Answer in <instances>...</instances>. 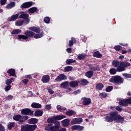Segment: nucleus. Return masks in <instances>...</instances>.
<instances>
[{
	"label": "nucleus",
	"instance_id": "17",
	"mask_svg": "<svg viewBox=\"0 0 131 131\" xmlns=\"http://www.w3.org/2000/svg\"><path fill=\"white\" fill-rule=\"evenodd\" d=\"M79 83V80L72 81L69 82V85L71 88H77Z\"/></svg>",
	"mask_w": 131,
	"mask_h": 131
},
{
	"label": "nucleus",
	"instance_id": "61",
	"mask_svg": "<svg viewBox=\"0 0 131 131\" xmlns=\"http://www.w3.org/2000/svg\"><path fill=\"white\" fill-rule=\"evenodd\" d=\"M45 109L47 110H51L52 109V106L51 105L47 104L45 106Z\"/></svg>",
	"mask_w": 131,
	"mask_h": 131
},
{
	"label": "nucleus",
	"instance_id": "10",
	"mask_svg": "<svg viewBox=\"0 0 131 131\" xmlns=\"http://www.w3.org/2000/svg\"><path fill=\"white\" fill-rule=\"evenodd\" d=\"M83 120L81 118H74L71 121V124L72 125H73V124H80L81 122H82Z\"/></svg>",
	"mask_w": 131,
	"mask_h": 131
},
{
	"label": "nucleus",
	"instance_id": "51",
	"mask_svg": "<svg viewBox=\"0 0 131 131\" xmlns=\"http://www.w3.org/2000/svg\"><path fill=\"white\" fill-rule=\"evenodd\" d=\"M114 49L116 51H120V50H122V47L119 45H116L114 47Z\"/></svg>",
	"mask_w": 131,
	"mask_h": 131
},
{
	"label": "nucleus",
	"instance_id": "49",
	"mask_svg": "<svg viewBox=\"0 0 131 131\" xmlns=\"http://www.w3.org/2000/svg\"><path fill=\"white\" fill-rule=\"evenodd\" d=\"M14 126H15V123L14 122L10 123V124L8 125V129L11 130V129H12V128H13V127H14Z\"/></svg>",
	"mask_w": 131,
	"mask_h": 131
},
{
	"label": "nucleus",
	"instance_id": "57",
	"mask_svg": "<svg viewBox=\"0 0 131 131\" xmlns=\"http://www.w3.org/2000/svg\"><path fill=\"white\" fill-rule=\"evenodd\" d=\"M23 83H24L26 85L27 83H28V82L29 81V80L28 79H24L21 80Z\"/></svg>",
	"mask_w": 131,
	"mask_h": 131
},
{
	"label": "nucleus",
	"instance_id": "42",
	"mask_svg": "<svg viewBox=\"0 0 131 131\" xmlns=\"http://www.w3.org/2000/svg\"><path fill=\"white\" fill-rule=\"evenodd\" d=\"M57 110H58V111H60V112H62V111H65V110H67V108L66 107H62L60 105H58L56 106Z\"/></svg>",
	"mask_w": 131,
	"mask_h": 131
},
{
	"label": "nucleus",
	"instance_id": "9",
	"mask_svg": "<svg viewBox=\"0 0 131 131\" xmlns=\"http://www.w3.org/2000/svg\"><path fill=\"white\" fill-rule=\"evenodd\" d=\"M67 80V77L63 74H60L55 79V81L60 82Z\"/></svg>",
	"mask_w": 131,
	"mask_h": 131
},
{
	"label": "nucleus",
	"instance_id": "3",
	"mask_svg": "<svg viewBox=\"0 0 131 131\" xmlns=\"http://www.w3.org/2000/svg\"><path fill=\"white\" fill-rule=\"evenodd\" d=\"M109 81L115 83L116 85H120L124 81V79L119 75H116L112 76Z\"/></svg>",
	"mask_w": 131,
	"mask_h": 131
},
{
	"label": "nucleus",
	"instance_id": "52",
	"mask_svg": "<svg viewBox=\"0 0 131 131\" xmlns=\"http://www.w3.org/2000/svg\"><path fill=\"white\" fill-rule=\"evenodd\" d=\"M24 23V20L18 21L16 23V26H22Z\"/></svg>",
	"mask_w": 131,
	"mask_h": 131
},
{
	"label": "nucleus",
	"instance_id": "7",
	"mask_svg": "<svg viewBox=\"0 0 131 131\" xmlns=\"http://www.w3.org/2000/svg\"><path fill=\"white\" fill-rule=\"evenodd\" d=\"M81 100L82 101V105L84 106H89V105H91V103H92V99L85 97H82L81 99Z\"/></svg>",
	"mask_w": 131,
	"mask_h": 131
},
{
	"label": "nucleus",
	"instance_id": "33",
	"mask_svg": "<svg viewBox=\"0 0 131 131\" xmlns=\"http://www.w3.org/2000/svg\"><path fill=\"white\" fill-rule=\"evenodd\" d=\"M69 86V82L68 81H66L63 82L60 84V86L61 88H63L64 89H67Z\"/></svg>",
	"mask_w": 131,
	"mask_h": 131
},
{
	"label": "nucleus",
	"instance_id": "44",
	"mask_svg": "<svg viewBox=\"0 0 131 131\" xmlns=\"http://www.w3.org/2000/svg\"><path fill=\"white\" fill-rule=\"evenodd\" d=\"M17 39H18V40H21V39L26 40L28 39L26 35H18Z\"/></svg>",
	"mask_w": 131,
	"mask_h": 131
},
{
	"label": "nucleus",
	"instance_id": "27",
	"mask_svg": "<svg viewBox=\"0 0 131 131\" xmlns=\"http://www.w3.org/2000/svg\"><path fill=\"white\" fill-rule=\"evenodd\" d=\"M93 57H95V58H102L103 57V55H102V54L100 53L99 51H96L94 52L93 54Z\"/></svg>",
	"mask_w": 131,
	"mask_h": 131
},
{
	"label": "nucleus",
	"instance_id": "62",
	"mask_svg": "<svg viewBox=\"0 0 131 131\" xmlns=\"http://www.w3.org/2000/svg\"><path fill=\"white\" fill-rule=\"evenodd\" d=\"M66 51L69 54H71L72 53V48L71 47L68 48L66 49Z\"/></svg>",
	"mask_w": 131,
	"mask_h": 131
},
{
	"label": "nucleus",
	"instance_id": "13",
	"mask_svg": "<svg viewBox=\"0 0 131 131\" xmlns=\"http://www.w3.org/2000/svg\"><path fill=\"white\" fill-rule=\"evenodd\" d=\"M32 2H28L23 3L21 6H20V8L21 9H28V8H30L31 6H32Z\"/></svg>",
	"mask_w": 131,
	"mask_h": 131
},
{
	"label": "nucleus",
	"instance_id": "6",
	"mask_svg": "<svg viewBox=\"0 0 131 131\" xmlns=\"http://www.w3.org/2000/svg\"><path fill=\"white\" fill-rule=\"evenodd\" d=\"M34 112L33 111L28 108H24L21 111V114H23V115H29V116H32Z\"/></svg>",
	"mask_w": 131,
	"mask_h": 131
},
{
	"label": "nucleus",
	"instance_id": "60",
	"mask_svg": "<svg viewBox=\"0 0 131 131\" xmlns=\"http://www.w3.org/2000/svg\"><path fill=\"white\" fill-rule=\"evenodd\" d=\"M14 98V97L12 95H8L7 98H6V100L8 101H10V100H13Z\"/></svg>",
	"mask_w": 131,
	"mask_h": 131
},
{
	"label": "nucleus",
	"instance_id": "28",
	"mask_svg": "<svg viewBox=\"0 0 131 131\" xmlns=\"http://www.w3.org/2000/svg\"><path fill=\"white\" fill-rule=\"evenodd\" d=\"M120 64V61L116 60H113L112 62V65L115 68H117L119 66V65Z\"/></svg>",
	"mask_w": 131,
	"mask_h": 131
},
{
	"label": "nucleus",
	"instance_id": "38",
	"mask_svg": "<svg viewBox=\"0 0 131 131\" xmlns=\"http://www.w3.org/2000/svg\"><path fill=\"white\" fill-rule=\"evenodd\" d=\"M19 17V13H17L15 15H13L10 18L9 21H15V20H17Z\"/></svg>",
	"mask_w": 131,
	"mask_h": 131
},
{
	"label": "nucleus",
	"instance_id": "24",
	"mask_svg": "<svg viewBox=\"0 0 131 131\" xmlns=\"http://www.w3.org/2000/svg\"><path fill=\"white\" fill-rule=\"evenodd\" d=\"M38 122V119L32 118L29 120V123L30 124H36Z\"/></svg>",
	"mask_w": 131,
	"mask_h": 131
},
{
	"label": "nucleus",
	"instance_id": "34",
	"mask_svg": "<svg viewBox=\"0 0 131 131\" xmlns=\"http://www.w3.org/2000/svg\"><path fill=\"white\" fill-rule=\"evenodd\" d=\"M28 12L31 14H33L35 13V12H37V8L36 7H32L28 10Z\"/></svg>",
	"mask_w": 131,
	"mask_h": 131
},
{
	"label": "nucleus",
	"instance_id": "55",
	"mask_svg": "<svg viewBox=\"0 0 131 131\" xmlns=\"http://www.w3.org/2000/svg\"><path fill=\"white\" fill-rule=\"evenodd\" d=\"M11 88H12V86L11 85H7L5 88V92H9L10 90H11Z\"/></svg>",
	"mask_w": 131,
	"mask_h": 131
},
{
	"label": "nucleus",
	"instance_id": "47",
	"mask_svg": "<svg viewBox=\"0 0 131 131\" xmlns=\"http://www.w3.org/2000/svg\"><path fill=\"white\" fill-rule=\"evenodd\" d=\"M77 58L79 60H84V59H85V54H80L79 56H77Z\"/></svg>",
	"mask_w": 131,
	"mask_h": 131
},
{
	"label": "nucleus",
	"instance_id": "63",
	"mask_svg": "<svg viewBox=\"0 0 131 131\" xmlns=\"http://www.w3.org/2000/svg\"><path fill=\"white\" fill-rule=\"evenodd\" d=\"M0 131H6L5 127L2 124H0Z\"/></svg>",
	"mask_w": 131,
	"mask_h": 131
},
{
	"label": "nucleus",
	"instance_id": "15",
	"mask_svg": "<svg viewBox=\"0 0 131 131\" xmlns=\"http://www.w3.org/2000/svg\"><path fill=\"white\" fill-rule=\"evenodd\" d=\"M61 124L64 127H67L70 125V119L67 118L61 121Z\"/></svg>",
	"mask_w": 131,
	"mask_h": 131
},
{
	"label": "nucleus",
	"instance_id": "12",
	"mask_svg": "<svg viewBox=\"0 0 131 131\" xmlns=\"http://www.w3.org/2000/svg\"><path fill=\"white\" fill-rule=\"evenodd\" d=\"M71 128L73 130L81 131L84 129V126H80L79 125H75L71 126Z\"/></svg>",
	"mask_w": 131,
	"mask_h": 131
},
{
	"label": "nucleus",
	"instance_id": "19",
	"mask_svg": "<svg viewBox=\"0 0 131 131\" xmlns=\"http://www.w3.org/2000/svg\"><path fill=\"white\" fill-rule=\"evenodd\" d=\"M89 69L93 70V71H100V68L96 64H90Z\"/></svg>",
	"mask_w": 131,
	"mask_h": 131
},
{
	"label": "nucleus",
	"instance_id": "29",
	"mask_svg": "<svg viewBox=\"0 0 131 131\" xmlns=\"http://www.w3.org/2000/svg\"><path fill=\"white\" fill-rule=\"evenodd\" d=\"M80 84L81 85H87V84H89V82L88 80L85 79H82L80 81H79Z\"/></svg>",
	"mask_w": 131,
	"mask_h": 131
},
{
	"label": "nucleus",
	"instance_id": "40",
	"mask_svg": "<svg viewBox=\"0 0 131 131\" xmlns=\"http://www.w3.org/2000/svg\"><path fill=\"white\" fill-rule=\"evenodd\" d=\"M66 63L68 64V65H70V64L72 63H76V60L73 59H69L66 60Z\"/></svg>",
	"mask_w": 131,
	"mask_h": 131
},
{
	"label": "nucleus",
	"instance_id": "1",
	"mask_svg": "<svg viewBox=\"0 0 131 131\" xmlns=\"http://www.w3.org/2000/svg\"><path fill=\"white\" fill-rule=\"evenodd\" d=\"M108 115L104 117L105 121H106V122L115 121L117 123H123L124 122V118L118 115V112L117 111H112L108 113Z\"/></svg>",
	"mask_w": 131,
	"mask_h": 131
},
{
	"label": "nucleus",
	"instance_id": "64",
	"mask_svg": "<svg viewBox=\"0 0 131 131\" xmlns=\"http://www.w3.org/2000/svg\"><path fill=\"white\" fill-rule=\"evenodd\" d=\"M80 92H81L80 90L78 89L76 91H75L74 92V94H75V95H77V94H80Z\"/></svg>",
	"mask_w": 131,
	"mask_h": 131
},
{
	"label": "nucleus",
	"instance_id": "14",
	"mask_svg": "<svg viewBox=\"0 0 131 131\" xmlns=\"http://www.w3.org/2000/svg\"><path fill=\"white\" fill-rule=\"evenodd\" d=\"M25 35L27 37V38L28 39L29 37H33L35 35V33L29 30H27L24 32Z\"/></svg>",
	"mask_w": 131,
	"mask_h": 131
},
{
	"label": "nucleus",
	"instance_id": "25",
	"mask_svg": "<svg viewBox=\"0 0 131 131\" xmlns=\"http://www.w3.org/2000/svg\"><path fill=\"white\" fill-rule=\"evenodd\" d=\"M85 75L88 78H92L94 75V71H88L85 74Z\"/></svg>",
	"mask_w": 131,
	"mask_h": 131
},
{
	"label": "nucleus",
	"instance_id": "50",
	"mask_svg": "<svg viewBox=\"0 0 131 131\" xmlns=\"http://www.w3.org/2000/svg\"><path fill=\"white\" fill-rule=\"evenodd\" d=\"M44 22H45V23H47V24H49L50 22H51V18H50L48 16L45 17Z\"/></svg>",
	"mask_w": 131,
	"mask_h": 131
},
{
	"label": "nucleus",
	"instance_id": "32",
	"mask_svg": "<svg viewBox=\"0 0 131 131\" xmlns=\"http://www.w3.org/2000/svg\"><path fill=\"white\" fill-rule=\"evenodd\" d=\"M54 118L55 119V121H57V120H61V119H63V118H66V116L59 115L54 116Z\"/></svg>",
	"mask_w": 131,
	"mask_h": 131
},
{
	"label": "nucleus",
	"instance_id": "35",
	"mask_svg": "<svg viewBox=\"0 0 131 131\" xmlns=\"http://www.w3.org/2000/svg\"><path fill=\"white\" fill-rule=\"evenodd\" d=\"M16 6V3L14 2H11L10 3L8 4L6 6V8L8 9H12V8H14Z\"/></svg>",
	"mask_w": 131,
	"mask_h": 131
},
{
	"label": "nucleus",
	"instance_id": "21",
	"mask_svg": "<svg viewBox=\"0 0 131 131\" xmlns=\"http://www.w3.org/2000/svg\"><path fill=\"white\" fill-rule=\"evenodd\" d=\"M41 80L43 83H47L50 81V76L49 75H44L41 79Z\"/></svg>",
	"mask_w": 131,
	"mask_h": 131
},
{
	"label": "nucleus",
	"instance_id": "4",
	"mask_svg": "<svg viewBox=\"0 0 131 131\" xmlns=\"http://www.w3.org/2000/svg\"><path fill=\"white\" fill-rule=\"evenodd\" d=\"M130 66V63L127 61H120V63L116 68L117 72H122L123 71H125V68L126 67H129Z\"/></svg>",
	"mask_w": 131,
	"mask_h": 131
},
{
	"label": "nucleus",
	"instance_id": "53",
	"mask_svg": "<svg viewBox=\"0 0 131 131\" xmlns=\"http://www.w3.org/2000/svg\"><path fill=\"white\" fill-rule=\"evenodd\" d=\"M123 76L126 77V78H131V74L128 73H123Z\"/></svg>",
	"mask_w": 131,
	"mask_h": 131
},
{
	"label": "nucleus",
	"instance_id": "58",
	"mask_svg": "<svg viewBox=\"0 0 131 131\" xmlns=\"http://www.w3.org/2000/svg\"><path fill=\"white\" fill-rule=\"evenodd\" d=\"M115 109L117 111H119V112H121V111H122V108L120 107L119 106H117L115 107Z\"/></svg>",
	"mask_w": 131,
	"mask_h": 131
},
{
	"label": "nucleus",
	"instance_id": "43",
	"mask_svg": "<svg viewBox=\"0 0 131 131\" xmlns=\"http://www.w3.org/2000/svg\"><path fill=\"white\" fill-rule=\"evenodd\" d=\"M109 72L112 75H115V74H116V73L117 72V70L115 68L111 69Z\"/></svg>",
	"mask_w": 131,
	"mask_h": 131
},
{
	"label": "nucleus",
	"instance_id": "37",
	"mask_svg": "<svg viewBox=\"0 0 131 131\" xmlns=\"http://www.w3.org/2000/svg\"><path fill=\"white\" fill-rule=\"evenodd\" d=\"M76 113L74 112L73 110H69L66 113V115H67L68 116H72V115H74V114H76Z\"/></svg>",
	"mask_w": 131,
	"mask_h": 131
},
{
	"label": "nucleus",
	"instance_id": "45",
	"mask_svg": "<svg viewBox=\"0 0 131 131\" xmlns=\"http://www.w3.org/2000/svg\"><path fill=\"white\" fill-rule=\"evenodd\" d=\"M43 36V33H41L40 34H36L34 35V38H36L37 39V38H40L41 37H42Z\"/></svg>",
	"mask_w": 131,
	"mask_h": 131
},
{
	"label": "nucleus",
	"instance_id": "41",
	"mask_svg": "<svg viewBox=\"0 0 131 131\" xmlns=\"http://www.w3.org/2000/svg\"><path fill=\"white\" fill-rule=\"evenodd\" d=\"M107 95H108V94L105 92L100 93L99 94V97L101 99H105L107 98Z\"/></svg>",
	"mask_w": 131,
	"mask_h": 131
},
{
	"label": "nucleus",
	"instance_id": "11",
	"mask_svg": "<svg viewBox=\"0 0 131 131\" xmlns=\"http://www.w3.org/2000/svg\"><path fill=\"white\" fill-rule=\"evenodd\" d=\"M119 105H120L121 106H123L124 107H127V106H128V101L127 100V99H119Z\"/></svg>",
	"mask_w": 131,
	"mask_h": 131
},
{
	"label": "nucleus",
	"instance_id": "5",
	"mask_svg": "<svg viewBox=\"0 0 131 131\" xmlns=\"http://www.w3.org/2000/svg\"><path fill=\"white\" fill-rule=\"evenodd\" d=\"M19 19H23V21H24L25 24H28V23H29L30 21V19H29V14L25 13L24 12H19Z\"/></svg>",
	"mask_w": 131,
	"mask_h": 131
},
{
	"label": "nucleus",
	"instance_id": "22",
	"mask_svg": "<svg viewBox=\"0 0 131 131\" xmlns=\"http://www.w3.org/2000/svg\"><path fill=\"white\" fill-rule=\"evenodd\" d=\"M43 114V111L37 110L34 113V116L37 117H40Z\"/></svg>",
	"mask_w": 131,
	"mask_h": 131
},
{
	"label": "nucleus",
	"instance_id": "16",
	"mask_svg": "<svg viewBox=\"0 0 131 131\" xmlns=\"http://www.w3.org/2000/svg\"><path fill=\"white\" fill-rule=\"evenodd\" d=\"M47 122L48 123H50V124H52V123H54L55 125H57V123H58V122H59L58 121H56L55 119V117L53 116L51 118H48L47 119Z\"/></svg>",
	"mask_w": 131,
	"mask_h": 131
},
{
	"label": "nucleus",
	"instance_id": "18",
	"mask_svg": "<svg viewBox=\"0 0 131 131\" xmlns=\"http://www.w3.org/2000/svg\"><path fill=\"white\" fill-rule=\"evenodd\" d=\"M7 74H9L10 76H14L15 77H17L16 76V70L14 69H9L7 72Z\"/></svg>",
	"mask_w": 131,
	"mask_h": 131
},
{
	"label": "nucleus",
	"instance_id": "46",
	"mask_svg": "<svg viewBox=\"0 0 131 131\" xmlns=\"http://www.w3.org/2000/svg\"><path fill=\"white\" fill-rule=\"evenodd\" d=\"M71 70H72V67L71 66L66 67L64 69V72H69V71H71Z\"/></svg>",
	"mask_w": 131,
	"mask_h": 131
},
{
	"label": "nucleus",
	"instance_id": "36",
	"mask_svg": "<svg viewBox=\"0 0 131 131\" xmlns=\"http://www.w3.org/2000/svg\"><path fill=\"white\" fill-rule=\"evenodd\" d=\"M37 128V125L36 124L34 125H29V131H33L35 130Z\"/></svg>",
	"mask_w": 131,
	"mask_h": 131
},
{
	"label": "nucleus",
	"instance_id": "26",
	"mask_svg": "<svg viewBox=\"0 0 131 131\" xmlns=\"http://www.w3.org/2000/svg\"><path fill=\"white\" fill-rule=\"evenodd\" d=\"M104 88V84L102 83H98L96 84V89L98 91H102Z\"/></svg>",
	"mask_w": 131,
	"mask_h": 131
},
{
	"label": "nucleus",
	"instance_id": "56",
	"mask_svg": "<svg viewBox=\"0 0 131 131\" xmlns=\"http://www.w3.org/2000/svg\"><path fill=\"white\" fill-rule=\"evenodd\" d=\"M21 120H23L24 121H24H26V120H27V119H29V117H28V116L27 115H26V116H24L23 117H21Z\"/></svg>",
	"mask_w": 131,
	"mask_h": 131
},
{
	"label": "nucleus",
	"instance_id": "23",
	"mask_svg": "<svg viewBox=\"0 0 131 131\" xmlns=\"http://www.w3.org/2000/svg\"><path fill=\"white\" fill-rule=\"evenodd\" d=\"M31 107L34 109H39L40 108H41V104L36 102H33L31 104Z\"/></svg>",
	"mask_w": 131,
	"mask_h": 131
},
{
	"label": "nucleus",
	"instance_id": "30",
	"mask_svg": "<svg viewBox=\"0 0 131 131\" xmlns=\"http://www.w3.org/2000/svg\"><path fill=\"white\" fill-rule=\"evenodd\" d=\"M73 43H76V39L74 37H72L71 40L69 41V47H73Z\"/></svg>",
	"mask_w": 131,
	"mask_h": 131
},
{
	"label": "nucleus",
	"instance_id": "39",
	"mask_svg": "<svg viewBox=\"0 0 131 131\" xmlns=\"http://www.w3.org/2000/svg\"><path fill=\"white\" fill-rule=\"evenodd\" d=\"M22 32V30L20 29H14L11 31V34H20Z\"/></svg>",
	"mask_w": 131,
	"mask_h": 131
},
{
	"label": "nucleus",
	"instance_id": "59",
	"mask_svg": "<svg viewBox=\"0 0 131 131\" xmlns=\"http://www.w3.org/2000/svg\"><path fill=\"white\" fill-rule=\"evenodd\" d=\"M0 3L1 6H5L7 3V0H1Z\"/></svg>",
	"mask_w": 131,
	"mask_h": 131
},
{
	"label": "nucleus",
	"instance_id": "2",
	"mask_svg": "<svg viewBox=\"0 0 131 131\" xmlns=\"http://www.w3.org/2000/svg\"><path fill=\"white\" fill-rule=\"evenodd\" d=\"M53 124H48L45 127V130L48 131H67L66 128H60V122H58L56 123V125L52 126ZM60 128V129H59Z\"/></svg>",
	"mask_w": 131,
	"mask_h": 131
},
{
	"label": "nucleus",
	"instance_id": "48",
	"mask_svg": "<svg viewBox=\"0 0 131 131\" xmlns=\"http://www.w3.org/2000/svg\"><path fill=\"white\" fill-rule=\"evenodd\" d=\"M113 90V86H108L105 89V92L107 93H110Z\"/></svg>",
	"mask_w": 131,
	"mask_h": 131
},
{
	"label": "nucleus",
	"instance_id": "20",
	"mask_svg": "<svg viewBox=\"0 0 131 131\" xmlns=\"http://www.w3.org/2000/svg\"><path fill=\"white\" fill-rule=\"evenodd\" d=\"M29 30H31L36 32V33H40L41 30L39 28L36 27H31L29 28Z\"/></svg>",
	"mask_w": 131,
	"mask_h": 131
},
{
	"label": "nucleus",
	"instance_id": "54",
	"mask_svg": "<svg viewBox=\"0 0 131 131\" xmlns=\"http://www.w3.org/2000/svg\"><path fill=\"white\" fill-rule=\"evenodd\" d=\"M12 82H13V81H11L10 79H7L5 81L6 84L8 85H11V83H12Z\"/></svg>",
	"mask_w": 131,
	"mask_h": 131
},
{
	"label": "nucleus",
	"instance_id": "31",
	"mask_svg": "<svg viewBox=\"0 0 131 131\" xmlns=\"http://www.w3.org/2000/svg\"><path fill=\"white\" fill-rule=\"evenodd\" d=\"M21 131H29V124L21 126Z\"/></svg>",
	"mask_w": 131,
	"mask_h": 131
},
{
	"label": "nucleus",
	"instance_id": "8",
	"mask_svg": "<svg viewBox=\"0 0 131 131\" xmlns=\"http://www.w3.org/2000/svg\"><path fill=\"white\" fill-rule=\"evenodd\" d=\"M13 120H15V121H18L19 124H22L24 121L22 120V116L21 115H15L13 117Z\"/></svg>",
	"mask_w": 131,
	"mask_h": 131
}]
</instances>
